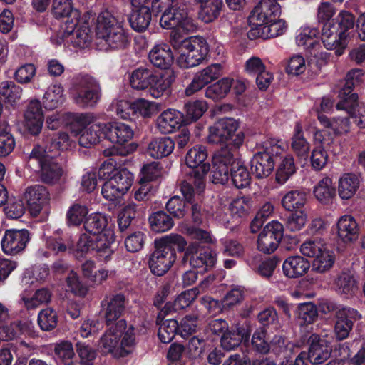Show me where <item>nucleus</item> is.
Masks as SVG:
<instances>
[{
	"label": "nucleus",
	"instance_id": "1",
	"mask_svg": "<svg viewBox=\"0 0 365 365\" xmlns=\"http://www.w3.org/2000/svg\"><path fill=\"white\" fill-rule=\"evenodd\" d=\"M187 246L185 238L175 234H170L155 240V250L149 259L151 272L162 276L165 274L176 260L175 247L179 252H183Z\"/></svg>",
	"mask_w": 365,
	"mask_h": 365
},
{
	"label": "nucleus",
	"instance_id": "2",
	"mask_svg": "<svg viewBox=\"0 0 365 365\" xmlns=\"http://www.w3.org/2000/svg\"><path fill=\"white\" fill-rule=\"evenodd\" d=\"M125 320L120 319L101 336L99 348L104 354H112L115 356H125L131 353L135 345V337L133 327L126 331Z\"/></svg>",
	"mask_w": 365,
	"mask_h": 365
},
{
	"label": "nucleus",
	"instance_id": "3",
	"mask_svg": "<svg viewBox=\"0 0 365 365\" xmlns=\"http://www.w3.org/2000/svg\"><path fill=\"white\" fill-rule=\"evenodd\" d=\"M96 29L98 38L103 40L110 49H124L130 43L128 34L122 22L108 11H103L99 14Z\"/></svg>",
	"mask_w": 365,
	"mask_h": 365
},
{
	"label": "nucleus",
	"instance_id": "4",
	"mask_svg": "<svg viewBox=\"0 0 365 365\" xmlns=\"http://www.w3.org/2000/svg\"><path fill=\"white\" fill-rule=\"evenodd\" d=\"M73 102L81 108L95 107L101 98V88L93 77L78 76L70 89Z\"/></svg>",
	"mask_w": 365,
	"mask_h": 365
},
{
	"label": "nucleus",
	"instance_id": "5",
	"mask_svg": "<svg viewBox=\"0 0 365 365\" xmlns=\"http://www.w3.org/2000/svg\"><path fill=\"white\" fill-rule=\"evenodd\" d=\"M284 152L282 140L270 138L263 143V150L256 153L250 161L251 170L257 178L269 176L273 171L276 158Z\"/></svg>",
	"mask_w": 365,
	"mask_h": 365
},
{
	"label": "nucleus",
	"instance_id": "6",
	"mask_svg": "<svg viewBox=\"0 0 365 365\" xmlns=\"http://www.w3.org/2000/svg\"><path fill=\"white\" fill-rule=\"evenodd\" d=\"M237 128L238 123L235 119L222 118L210 127L207 141L212 144L232 145L238 148L242 145L245 135L242 132L235 133Z\"/></svg>",
	"mask_w": 365,
	"mask_h": 365
},
{
	"label": "nucleus",
	"instance_id": "7",
	"mask_svg": "<svg viewBox=\"0 0 365 365\" xmlns=\"http://www.w3.org/2000/svg\"><path fill=\"white\" fill-rule=\"evenodd\" d=\"M61 37L57 40L56 44L66 41L76 48H84L90 45L92 40L90 24L86 16L76 21H63L61 26Z\"/></svg>",
	"mask_w": 365,
	"mask_h": 365
},
{
	"label": "nucleus",
	"instance_id": "8",
	"mask_svg": "<svg viewBox=\"0 0 365 365\" xmlns=\"http://www.w3.org/2000/svg\"><path fill=\"white\" fill-rule=\"evenodd\" d=\"M167 6L160 19V25L164 29L180 28L185 32H194L197 25L194 19L188 15V9L182 4Z\"/></svg>",
	"mask_w": 365,
	"mask_h": 365
},
{
	"label": "nucleus",
	"instance_id": "9",
	"mask_svg": "<svg viewBox=\"0 0 365 365\" xmlns=\"http://www.w3.org/2000/svg\"><path fill=\"white\" fill-rule=\"evenodd\" d=\"M182 264L189 263L194 268H202L207 271L212 268L217 262V255L215 251L210 247H204L199 242H195L190 243L187 247L185 246Z\"/></svg>",
	"mask_w": 365,
	"mask_h": 365
},
{
	"label": "nucleus",
	"instance_id": "10",
	"mask_svg": "<svg viewBox=\"0 0 365 365\" xmlns=\"http://www.w3.org/2000/svg\"><path fill=\"white\" fill-rule=\"evenodd\" d=\"M209 52L208 44L201 36L195 38L187 43L177 59L180 68H188L197 66L202 63Z\"/></svg>",
	"mask_w": 365,
	"mask_h": 365
},
{
	"label": "nucleus",
	"instance_id": "11",
	"mask_svg": "<svg viewBox=\"0 0 365 365\" xmlns=\"http://www.w3.org/2000/svg\"><path fill=\"white\" fill-rule=\"evenodd\" d=\"M334 333L338 341H342L349 336L354 323L361 319V314L349 307H339L335 314Z\"/></svg>",
	"mask_w": 365,
	"mask_h": 365
},
{
	"label": "nucleus",
	"instance_id": "12",
	"mask_svg": "<svg viewBox=\"0 0 365 365\" xmlns=\"http://www.w3.org/2000/svg\"><path fill=\"white\" fill-rule=\"evenodd\" d=\"M284 227L278 221L269 222L260 232L257 239V249L266 254L276 250L283 237Z\"/></svg>",
	"mask_w": 365,
	"mask_h": 365
},
{
	"label": "nucleus",
	"instance_id": "13",
	"mask_svg": "<svg viewBox=\"0 0 365 365\" xmlns=\"http://www.w3.org/2000/svg\"><path fill=\"white\" fill-rule=\"evenodd\" d=\"M31 237L26 229L6 230L1 242L2 250L8 255H16L24 250Z\"/></svg>",
	"mask_w": 365,
	"mask_h": 365
},
{
	"label": "nucleus",
	"instance_id": "14",
	"mask_svg": "<svg viewBox=\"0 0 365 365\" xmlns=\"http://www.w3.org/2000/svg\"><path fill=\"white\" fill-rule=\"evenodd\" d=\"M281 7L277 0H261L252 9L248 21L250 26H258L279 18Z\"/></svg>",
	"mask_w": 365,
	"mask_h": 365
},
{
	"label": "nucleus",
	"instance_id": "15",
	"mask_svg": "<svg viewBox=\"0 0 365 365\" xmlns=\"http://www.w3.org/2000/svg\"><path fill=\"white\" fill-rule=\"evenodd\" d=\"M347 35L338 29L336 24L325 22L322 29L321 39L324 48L334 50L336 56L344 53L347 46Z\"/></svg>",
	"mask_w": 365,
	"mask_h": 365
},
{
	"label": "nucleus",
	"instance_id": "16",
	"mask_svg": "<svg viewBox=\"0 0 365 365\" xmlns=\"http://www.w3.org/2000/svg\"><path fill=\"white\" fill-rule=\"evenodd\" d=\"M29 212L33 217H37L43 212L45 217L48 215L47 205L49 202V192L47 188L41 185H34L27 187L25 192Z\"/></svg>",
	"mask_w": 365,
	"mask_h": 365
},
{
	"label": "nucleus",
	"instance_id": "17",
	"mask_svg": "<svg viewBox=\"0 0 365 365\" xmlns=\"http://www.w3.org/2000/svg\"><path fill=\"white\" fill-rule=\"evenodd\" d=\"M309 349L306 354L310 363L312 364H321L326 361L331 355V348L330 343L325 339L316 334H312L308 340Z\"/></svg>",
	"mask_w": 365,
	"mask_h": 365
},
{
	"label": "nucleus",
	"instance_id": "18",
	"mask_svg": "<svg viewBox=\"0 0 365 365\" xmlns=\"http://www.w3.org/2000/svg\"><path fill=\"white\" fill-rule=\"evenodd\" d=\"M92 251L99 261L107 262L111 259L114 252L112 245L115 242V232L113 229L104 230L101 234L93 236Z\"/></svg>",
	"mask_w": 365,
	"mask_h": 365
},
{
	"label": "nucleus",
	"instance_id": "19",
	"mask_svg": "<svg viewBox=\"0 0 365 365\" xmlns=\"http://www.w3.org/2000/svg\"><path fill=\"white\" fill-rule=\"evenodd\" d=\"M286 29V22L278 18L270 22H264L258 26H252L247 32V36L250 39L274 38L283 34Z\"/></svg>",
	"mask_w": 365,
	"mask_h": 365
},
{
	"label": "nucleus",
	"instance_id": "20",
	"mask_svg": "<svg viewBox=\"0 0 365 365\" xmlns=\"http://www.w3.org/2000/svg\"><path fill=\"white\" fill-rule=\"evenodd\" d=\"M336 109L345 110L359 128H365V104L359 103L357 94H351L348 98L340 100L336 104Z\"/></svg>",
	"mask_w": 365,
	"mask_h": 365
},
{
	"label": "nucleus",
	"instance_id": "21",
	"mask_svg": "<svg viewBox=\"0 0 365 365\" xmlns=\"http://www.w3.org/2000/svg\"><path fill=\"white\" fill-rule=\"evenodd\" d=\"M184 123L183 114L175 110L169 108L160 113L157 118V127L163 133H170L181 127Z\"/></svg>",
	"mask_w": 365,
	"mask_h": 365
},
{
	"label": "nucleus",
	"instance_id": "22",
	"mask_svg": "<svg viewBox=\"0 0 365 365\" xmlns=\"http://www.w3.org/2000/svg\"><path fill=\"white\" fill-rule=\"evenodd\" d=\"M125 297L122 294L112 296L110 299H104L101 304L104 307V317L107 325L116 322L125 310Z\"/></svg>",
	"mask_w": 365,
	"mask_h": 365
},
{
	"label": "nucleus",
	"instance_id": "23",
	"mask_svg": "<svg viewBox=\"0 0 365 365\" xmlns=\"http://www.w3.org/2000/svg\"><path fill=\"white\" fill-rule=\"evenodd\" d=\"M333 288L341 296H353L358 289V282L354 273L351 270L342 271L334 279Z\"/></svg>",
	"mask_w": 365,
	"mask_h": 365
},
{
	"label": "nucleus",
	"instance_id": "24",
	"mask_svg": "<svg viewBox=\"0 0 365 365\" xmlns=\"http://www.w3.org/2000/svg\"><path fill=\"white\" fill-rule=\"evenodd\" d=\"M26 125L32 135L41 133L43 122L41 103L38 100L31 101L25 112Z\"/></svg>",
	"mask_w": 365,
	"mask_h": 365
},
{
	"label": "nucleus",
	"instance_id": "25",
	"mask_svg": "<svg viewBox=\"0 0 365 365\" xmlns=\"http://www.w3.org/2000/svg\"><path fill=\"white\" fill-rule=\"evenodd\" d=\"M106 139L113 143L123 145L132 139L133 130L125 123L113 122L106 123Z\"/></svg>",
	"mask_w": 365,
	"mask_h": 365
},
{
	"label": "nucleus",
	"instance_id": "26",
	"mask_svg": "<svg viewBox=\"0 0 365 365\" xmlns=\"http://www.w3.org/2000/svg\"><path fill=\"white\" fill-rule=\"evenodd\" d=\"M309 269V262L299 255L288 257L282 264L283 274L290 279L302 277L307 273Z\"/></svg>",
	"mask_w": 365,
	"mask_h": 365
},
{
	"label": "nucleus",
	"instance_id": "27",
	"mask_svg": "<svg viewBox=\"0 0 365 365\" xmlns=\"http://www.w3.org/2000/svg\"><path fill=\"white\" fill-rule=\"evenodd\" d=\"M318 30L312 26H302L297 30L296 36V43L298 46L307 51L310 54L318 56V53L315 52V47H320V43L317 41Z\"/></svg>",
	"mask_w": 365,
	"mask_h": 365
},
{
	"label": "nucleus",
	"instance_id": "28",
	"mask_svg": "<svg viewBox=\"0 0 365 365\" xmlns=\"http://www.w3.org/2000/svg\"><path fill=\"white\" fill-rule=\"evenodd\" d=\"M337 234L344 242L356 240L359 235V226L356 219L351 215L341 216L337 222Z\"/></svg>",
	"mask_w": 365,
	"mask_h": 365
},
{
	"label": "nucleus",
	"instance_id": "29",
	"mask_svg": "<svg viewBox=\"0 0 365 365\" xmlns=\"http://www.w3.org/2000/svg\"><path fill=\"white\" fill-rule=\"evenodd\" d=\"M148 57L154 66L161 69L168 68L173 60L170 45L165 43L155 44L150 51Z\"/></svg>",
	"mask_w": 365,
	"mask_h": 365
},
{
	"label": "nucleus",
	"instance_id": "30",
	"mask_svg": "<svg viewBox=\"0 0 365 365\" xmlns=\"http://www.w3.org/2000/svg\"><path fill=\"white\" fill-rule=\"evenodd\" d=\"M207 152L205 147L196 145L190 149L185 158L186 164L192 168H197L202 174H206L210 169V165L206 163Z\"/></svg>",
	"mask_w": 365,
	"mask_h": 365
},
{
	"label": "nucleus",
	"instance_id": "31",
	"mask_svg": "<svg viewBox=\"0 0 365 365\" xmlns=\"http://www.w3.org/2000/svg\"><path fill=\"white\" fill-rule=\"evenodd\" d=\"M152 79L150 86L148 88V92L153 98H158L169 89L175 76L173 72L169 71L160 75L154 73Z\"/></svg>",
	"mask_w": 365,
	"mask_h": 365
},
{
	"label": "nucleus",
	"instance_id": "32",
	"mask_svg": "<svg viewBox=\"0 0 365 365\" xmlns=\"http://www.w3.org/2000/svg\"><path fill=\"white\" fill-rule=\"evenodd\" d=\"M102 139H106V123H98L91 125L80 135L78 143L82 147L89 148Z\"/></svg>",
	"mask_w": 365,
	"mask_h": 365
},
{
	"label": "nucleus",
	"instance_id": "33",
	"mask_svg": "<svg viewBox=\"0 0 365 365\" xmlns=\"http://www.w3.org/2000/svg\"><path fill=\"white\" fill-rule=\"evenodd\" d=\"M175 145L170 137L155 138L148 145V152L153 158H162L172 153Z\"/></svg>",
	"mask_w": 365,
	"mask_h": 365
},
{
	"label": "nucleus",
	"instance_id": "34",
	"mask_svg": "<svg viewBox=\"0 0 365 365\" xmlns=\"http://www.w3.org/2000/svg\"><path fill=\"white\" fill-rule=\"evenodd\" d=\"M360 182L359 175L353 173L343 175L339 180L338 191L340 197L344 200L351 198L358 190Z\"/></svg>",
	"mask_w": 365,
	"mask_h": 365
},
{
	"label": "nucleus",
	"instance_id": "35",
	"mask_svg": "<svg viewBox=\"0 0 365 365\" xmlns=\"http://www.w3.org/2000/svg\"><path fill=\"white\" fill-rule=\"evenodd\" d=\"M200 4V19L205 23H210L217 19L223 8L222 0H198Z\"/></svg>",
	"mask_w": 365,
	"mask_h": 365
},
{
	"label": "nucleus",
	"instance_id": "36",
	"mask_svg": "<svg viewBox=\"0 0 365 365\" xmlns=\"http://www.w3.org/2000/svg\"><path fill=\"white\" fill-rule=\"evenodd\" d=\"M41 178L44 182L54 183L62 176V168L54 160V155L45 158L41 163Z\"/></svg>",
	"mask_w": 365,
	"mask_h": 365
},
{
	"label": "nucleus",
	"instance_id": "37",
	"mask_svg": "<svg viewBox=\"0 0 365 365\" xmlns=\"http://www.w3.org/2000/svg\"><path fill=\"white\" fill-rule=\"evenodd\" d=\"M72 140L66 132L48 133L45 138L46 150L58 153L71 146Z\"/></svg>",
	"mask_w": 365,
	"mask_h": 365
},
{
	"label": "nucleus",
	"instance_id": "38",
	"mask_svg": "<svg viewBox=\"0 0 365 365\" xmlns=\"http://www.w3.org/2000/svg\"><path fill=\"white\" fill-rule=\"evenodd\" d=\"M83 228L85 231L93 236L101 234L104 230H109L108 227V218L102 213H92L84 220Z\"/></svg>",
	"mask_w": 365,
	"mask_h": 365
},
{
	"label": "nucleus",
	"instance_id": "39",
	"mask_svg": "<svg viewBox=\"0 0 365 365\" xmlns=\"http://www.w3.org/2000/svg\"><path fill=\"white\" fill-rule=\"evenodd\" d=\"M154 72L146 68L139 67L132 71L129 80L130 86L135 90H145L150 86Z\"/></svg>",
	"mask_w": 365,
	"mask_h": 365
},
{
	"label": "nucleus",
	"instance_id": "40",
	"mask_svg": "<svg viewBox=\"0 0 365 365\" xmlns=\"http://www.w3.org/2000/svg\"><path fill=\"white\" fill-rule=\"evenodd\" d=\"M64 90L61 84L51 85L45 92L43 103L46 109L53 110L65 101Z\"/></svg>",
	"mask_w": 365,
	"mask_h": 365
},
{
	"label": "nucleus",
	"instance_id": "41",
	"mask_svg": "<svg viewBox=\"0 0 365 365\" xmlns=\"http://www.w3.org/2000/svg\"><path fill=\"white\" fill-rule=\"evenodd\" d=\"M151 21V12L148 7L141 9H133L129 17L131 28L137 32L145 31L149 26Z\"/></svg>",
	"mask_w": 365,
	"mask_h": 365
},
{
	"label": "nucleus",
	"instance_id": "42",
	"mask_svg": "<svg viewBox=\"0 0 365 365\" xmlns=\"http://www.w3.org/2000/svg\"><path fill=\"white\" fill-rule=\"evenodd\" d=\"M61 234L62 230L58 229L53 232V235H44L43 237L46 248L55 255L64 252L72 247V244L68 240L63 238Z\"/></svg>",
	"mask_w": 365,
	"mask_h": 365
},
{
	"label": "nucleus",
	"instance_id": "43",
	"mask_svg": "<svg viewBox=\"0 0 365 365\" xmlns=\"http://www.w3.org/2000/svg\"><path fill=\"white\" fill-rule=\"evenodd\" d=\"M232 145H228L217 151L212 157V163L226 165L228 168L236 166L237 162H240L237 158V151Z\"/></svg>",
	"mask_w": 365,
	"mask_h": 365
},
{
	"label": "nucleus",
	"instance_id": "44",
	"mask_svg": "<svg viewBox=\"0 0 365 365\" xmlns=\"http://www.w3.org/2000/svg\"><path fill=\"white\" fill-rule=\"evenodd\" d=\"M233 80L223 78L216 83L209 86L205 89V96L213 101H219L225 98L230 91Z\"/></svg>",
	"mask_w": 365,
	"mask_h": 365
},
{
	"label": "nucleus",
	"instance_id": "45",
	"mask_svg": "<svg viewBox=\"0 0 365 365\" xmlns=\"http://www.w3.org/2000/svg\"><path fill=\"white\" fill-rule=\"evenodd\" d=\"M180 190L185 198L184 200L192 205L193 222L197 225H200L202 222L201 207L198 204L195 203L194 200L195 195L197 192L195 190L191 184L185 181L181 183Z\"/></svg>",
	"mask_w": 365,
	"mask_h": 365
},
{
	"label": "nucleus",
	"instance_id": "46",
	"mask_svg": "<svg viewBox=\"0 0 365 365\" xmlns=\"http://www.w3.org/2000/svg\"><path fill=\"white\" fill-rule=\"evenodd\" d=\"M335 188L332 180L329 177L323 178L314 186V195L322 203H329L335 195Z\"/></svg>",
	"mask_w": 365,
	"mask_h": 365
},
{
	"label": "nucleus",
	"instance_id": "47",
	"mask_svg": "<svg viewBox=\"0 0 365 365\" xmlns=\"http://www.w3.org/2000/svg\"><path fill=\"white\" fill-rule=\"evenodd\" d=\"M292 148L298 157L303 158L308 157L310 150V144L304 137L302 128L298 123L294 127V133L292 139Z\"/></svg>",
	"mask_w": 365,
	"mask_h": 365
},
{
	"label": "nucleus",
	"instance_id": "48",
	"mask_svg": "<svg viewBox=\"0 0 365 365\" xmlns=\"http://www.w3.org/2000/svg\"><path fill=\"white\" fill-rule=\"evenodd\" d=\"M65 120L71 128L81 130L93 123L96 116L92 113H67L65 115Z\"/></svg>",
	"mask_w": 365,
	"mask_h": 365
},
{
	"label": "nucleus",
	"instance_id": "49",
	"mask_svg": "<svg viewBox=\"0 0 365 365\" xmlns=\"http://www.w3.org/2000/svg\"><path fill=\"white\" fill-rule=\"evenodd\" d=\"M306 202L307 197L305 192L297 190L287 192L282 200V206L289 211L302 208Z\"/></svg>",
	"mask_w": 365,
	"mask_h": 365
},
{
	"label": "nucleus",
	"instance_id": "50",
	"mask_svg": "<svg viewBox=\"0 0 365 365\" xmlns=\"http://www.w3.org/2000/svg\"><path fill=\"white\" fill-rule=\"evenodd\" d=\"M318 119L322 125L331 128L336 134L346 133L349 131L350 122L347 117L334 118L330 120L324 114L319 113Z\"/></svg>",
	"mask_w": 365,
	"mask_h": 365
},
{
	"label": "nucleus",
	"instance_id": "51",
	"mask_svg": "<svg viewBox=\"0 0 365 365\" xmlns=\"http://www.w3.org/2000/svg\"><path fill=\"white\" fill-rule=\"evenodd\" d=\"M253 201L249 196L237 197L230 205L233 217L242 218L247 216L253 207Z\"/></svg>",
	"mask_w": 365,
	"mask_h": 365
},
{
	"label": "nucleus",
	"instance_id": "52",
	"mask_svg": "<svg viewBox=\"0 0 365 365\" xmlns=\"http://www.w3.org/2000/svg\"><path fill=\"white\" fill-rule=\"evenodd\" d=\"M230 177L233 185L238 189L246 187L251 180L249 171L241 161L237 162L236 166L231 168Z\"/></svg>",
	"mask_w": 365,
	"mask_h": 365
},
{
	"label": "nucleus",
	"instance_id": "53",
	"mask_svg": "<svg viewBox=\"0 0 365 365\" xmlns=\"http://www.w3.org/2000/svg\"><path fill=\"white\" fill-rule=\"evenodd\" d=\"M149 222L152 230L155 232L168 231L173 226L172 218L163 211H158L151 215Z\"/></svg>",
	"mask_w": 365,
	"mask_h": 365
},
{
	"label": "nucleus",
	"instance_id": "54",
	"mask_svg": "<svg viewBox=\"0 0 365 365\" xmlns=\"http://www.w3.org/2000/svg\"><path fill=\"white\" fill-rule=\"evenodd\" d=\"M88 208L83 205L76 203L70 206L66 212V222L68 227L79 226L84 222L88 215Z\"/></svg>",
	"mask_w": 365,
	"mask_h": 365
},
{
	"label": "nucleus",
	"instance_id": "55",
	"mask_svg": "<svg viewBox=\"0 0 365 365\" xmlns=\"http://www.w3.org/2000/svg\"><path fill=\"white\" fill-rule=\"evenodd\" d=\"M363 75V71L359 68L352 69L348 72L346 76V81L339 91L340 100L348 98L351 94H356L352 92L353 87L361 80Z\"/></svg>",
	"mask_w": 365,
	"mask_h": 365
},
{
	"label": "nucleus",
	"instance_id": "56",
	"mask_svg": "<svg viewBox=\"0 0 365 365\" xmlns=\"http://www.w3.org/2000/svg\"><path fill=\"white\" fill-rule=\"evenodd\" d=\"M54 353L56 361L64 365H71L75 356L73 344L68 341H62L55 345Z\"/></svg>",
	"mask_w": 365,
	"mask_h": 365
},
{
	"label": "nucleus",
	"instance_id": "57",
	"mask_svg": "<svg viewBox=\"0 0 365 365\" xmlns=\"http://www.w3.org/2000/svg\"><path fill=\"white\" fill-rule=\"evenodd\" d=\"M295 171L296 166L293 157L290 155H287L282 159L277 170L276 180L280 184H284Z\"/></svg>",
	"mask_w": 365,
	"mask_h": 365
},
{
	"label": "nucleus",
	"instance_id": "58",
	"mask_svg": "<svg viewBox=\"0 0 365 365\" xmlns=\"http://www.w3.org/2000/svg\"><path fill=\"white\" fill-rule=\"evenodd\" d=\"M158 337L162 343H170L178 334V322L174 319H168L158 323Z\"/></svg>",
	"mask_w": 365,
	"mask_h": 365
},
{
	"label": "nucleus",
	"instance_id": "59",
	"mask_svg": "<svg viewBox=\"0 0 365 365\" xmlns=\"http://www.w3.org/2000/svg\"><path fill=\"white\" fill-rule=\"evenodd\" d=\"M186 118L184 119L185 123L197 120L202 116L207 109V105L204 101H189L185 105Z\"/></svg>",
	"mask_w": 365,
	"mask_h": 365
},
{
	"label": "nucleus",
	"instance_id": "60",
	"mask_svg": "<svg viewBox=\"0 0 365 365\" xmlns=\"http://www.w3.org/2000/svg\"><path fill=\"white\" fill-rule=\"evenodd\" d=\"M167 210L175 217L182 218L189 210H192V205L179 196H173L166 203Z\"/></svg>",
	"mask_w": 365,
	"mask_h": 365
},
{
	"label": "nucleus",
	"instance_id": "61",
	"mask_svg": "<svg viewBox=\"0 0 365 365\" xmlns=\"http://www.w3.org/2000/svg\"><path fill=\"white\" fill-rule=\"evenodd\" d=\"M334 262V253L327 249L314 258L312 270L317 273H324L333 267Z\"/></svg>",
	"mask_w": 365,
	"mask_h": 365
},
{
	"label": "nucleus",
	"instance_id": "62",
	"mask_svg": "<svg viewBox=\"0 0 365 365\" xmlns=\"http://www.w3.org/2000/svg\"><path fill=\"white\" fill-rule=\"evenodd\" d=\"M58 317L51 308H46L38 314V324L43 331H51L58 324Z\"/></svg>",
	"mask_w": 365,
	"mask_h": 365
},
{
	"label": "nucleus",
	"instance_id": "63",
	"mask_svg": "<svg viewBox=\"0 0 365 365\" xmlns=\"http://www.w3.org/2000/svg\"><path fill=\"white\" fill-rule=\"evenodd\" d=\"M22 89L13 81H6L0 84V95L10 103H14L20 100Z\"/></svg>",
	"mask_w": 365,
	"mask_h": 365
},
{
	"label": "nucleus",
	"instance_id": "64",
	"mask_svg": "<svg viewBox=\"0 0 365 365\" xmlns=\"http://www.w3.org/2000/svg\"><path fill=\"white\" fill-rule=\"evenodd\" d=\"M109 179L125 195L132 185L133 175L127 169H121L113 174Z\"/></svg>",
	"mask_w": 365,
	"mask_h": 365
}]
</instances>
